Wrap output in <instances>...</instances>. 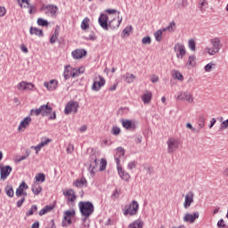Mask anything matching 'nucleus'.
I'll return each mask as SVG.
<instances>
[{"label": "nucleus", "mask_w": 228, "mask_h": 228, "mask_svg": "<svg viewBox=\"0 0 228 228\" xmlns=\"http://www.w3.org/2000/svg\"><path fill=\"white\" fill-rule=\"evenodd\" d=\"M78 208L82 216L85 217V220L90 218V216L93 215L94 211V204L90 201H79Z\"/></svg>", "instance_id": "obj_1"}, {"label": "nucleus", "mask_w": 228, "mask_h": 228, "mask_svg": "<svg viewBox=\"0 0 228 228\" xmlns=\"http://www.w3.org/2000/svg\"><path fill=\"white\" fill-rule=\"evenodd\" d=\"M210 44L212 45V46L206 47L204 50V53L208 54L209 56H215V54H218L221 49L220 38L215 37L211 39Z\"/></svg>", "instance_id": "obj_2"}, {"label": "nucleus", "mask_w": 228, "mask_h": 228, "mask_svg": "<svg viewBox=\"0 0 228 228\" xmlns=\"http://www.w3.org/2000/svg\"><path fill=\"white\" fill-rule=\"evenodd\" d=\"M167 153L174 154L177 149H179V145H181V141L175 137H170L167 141Z\"/></svg>", "instance_id": "obj_3"}, {"label": "nucleus", "mask_w": 228, "mask_h": 228, "mask_svg": "<svg viewBox=\"0 0 228 228\" xmlns=\"http://www.w3.org/2000/svg\"><path fill=\"white\" fill-rule=\"evenodd\" d=\"M104 85H106V80L102 76L99 75L98 77H95L94 79L92 90L94 92H99V90H101V88H102Z\"/></svg>", "instance_id": "obj_4"}, {"label": "nucleus", "mask_w": 228, "mask_h": 228, "mask_svg": "<svg viewBox=\"0 0 228 228\" xmlns=\"http://www.w3.org/2000/svg\"><path fill=\"white\" fill-rule=\"evenodd\" d=\"M79 110V103L77 102L70 101L67 103L64 109L65 115H70V113H77Z\"/></svg>", "instance_id": "obj_5"}, {"label": "nucleus", "mask_w": 228, "mask_h": 228, "mask_svg": "<svg viewBox=\"0 0 228 228\" xmlns=\"http://www.w3.org/2000/svg\"><path fill=\"white\" fill-rule=\"evenodd\" d=\"M175 29V22H171L168 27L163 28L162 30L159 29L154 33L155 40L157 42H161L163 40V31H174Z\"/></svg>", "instance_id": "obj_6"}, {"label": "nucleus", "mask_w": 228, "mask_h": 228, "mask_svg": "<svg viewBox=\"0 0 228 228\" xmlns=\"http://www.w3.org/2000/svg\"><path fill=\"white\" fill-rule=\"evenodd\" d=\"M139 208L140 205L138 204V201L133 200L131 204L128 207H126L124 215H130V216H133L138 213Z\"/></svg>", "instance_id": "obj_7"}, {"label": "nucleus", "mask_w": 228, "mask_h": 228, "mask_svg": "<svg viewBox=\"0 0 228 228\" xmlns=\"http://www.w3.org/2000/svg\"><path fill=\"white\" fill-rule=\"evenodd\" d=\"M174 51L176 53V58L179 60H183L186 54V48L184 47V45L181 43L175 45Z\"/></svg>", "instance_id": "obj_8"}, {"label": "nucleus", "mask_w": 228, "mask_h": 228, "mask_svg": "<svg viewBox=\"0 0 228 228\" xmlns=\"http://www.w3.org/2000/svg\"><path fill=\"white\" fill-rule=\"evenodd\" d=\"M35 88V85L31 82L21 81L17 85V89L19 92H26V90H33Z\"/></svg>", "instance_id": "obj_9"}, {"label": "nucleus", "mask_w": 228, "mask_h": 228, "mask_svg": "<svg viewBox=\"0 0 228 228\" xmlns=\"http://www.w3.org/2000/svg\"><path fill=\"white\" fill-rule=\"evenodd\" d=\"M43 10L47 17H56V13H58V6L54 4L47 5Z\"/></svg>", "instance_id": "obj_10"}, {"label": "nucleus", "mask_w": 228, "mask_h": 228, "mask_svg": "<svg viewBox=\"0 0 228 228\" xmlns=\"http://www.w3.org/2000/svg\"><path fill=\"white\" fill-rule=\"evenodd\" d=\"M12 167L10 166H0V177L3 181L8 178V175L12 174Z\"/></svg>", "instance_id": "obj_11"}, {"label": "nucleus", "mask_w": 228, "mask_h": 228, "mask_svg": "<svg viewBox=\"0 0 228 228\" xmlns=\"http://www.w3.org/2000/svg\"><path fill=\"white\" fill-rule=\"evenodd\" d=\"M118 174L119 175V177H121V179L123 181H129L131 179V175H129V173H127L126 171H125L122 167L119 165V161L118 160Z\"/></svg>", "instance_id": "obj_12"}, {"label": "nucleus", "mask_w": 228, "mask_h": 228, "mask_svg": "<svg viewBox=\"0 0 228 228\" xmlns=\"http://www.w3.org/2000/svg\"><path fill=\"white\" fill-rule=\"evenodd\" d=\"M74 215H76V212L74 210H68L66 212H64V221L62 222V225L65 226L67 225H70V224H72V220L71 218L74 217Z\"/></svg>", "instance_id": "obj_13"}, {"label": "nucleus", "mask_w": 228, "mask_h": 228, "mask_svg": "<svg viewBox=\"0 0 228 228\" xmlns=\"http://www.w3.org/2000/svg\"><path fill=\"white\" fill-rule=\"evenodd\" d=\"M64 197H67L68 202H70V204H74L76 202V192H74V190L69 189L67 191H63Z\"/></svg>", "instance_id": "obj_14"}, {"label": "nucleus", "mask_w": 228, "mask_h": 228, "mask_svg": "<svg viewBox=\"0 0 228 228\" xmlns=\"http://www.w3.org/2000/svg\"><path fill=\"white\" fill-rule=\"evenodd\" d=\"M31 124V117H26L19 125L18 131H26Z\"/></svg>", "instance_id": "obj_15"}, {"label": "nucleus", "mask_w": 228, "mask_h": 228, "mask_svg": "<svg viewBox=\"0 0 228 228\" xmlns=\"http://www.w3.org/2000/svg\"><path fill=\"white\" fill-rule=\"evenodd\" d=\"M193 204V192L189 191L185 195V200L183 202V208L188 209Z\"/></svg>", "instance_id": "obj_16"}, {"label": "nucleus", "mask_w": 228, "mask_h": 228, "mask_svg": "<svg viewBox=\"0 0 228 228\" xmlns=\"http://www.w3.org/2000/svg\"><path fill=\"white\" fill-rule=\"evenodd\" d=\"M44 86L49 90V92H53V90H56L58 88V80L52 79L49 82H45Z\"/></svg>", "instance_id": "obj_17"}, {"label": "nucleus", "mask_w": 228, "mask_h": 228, "mask_svg": "<svg viewBox=\"0 0 228 228\" xmlns=\"http://www.w3.org/2000/svg\"><path fill=\"white\" fill-rule=\"evenodd\" d=\"M126 154V151L124 150V148L122 147H118L116 149V153H115V161H116V165H118V161H119V166H120V159H122V158H124Z\"/></svg>", "instance_id": "obj_18"}, {"label": "nucleus", "mask_w": 228, "mask_h": 228, "mask_svg": "<svg viewBox=\"0 0 228 228\" xmlns=\"http://www.w3.org/2000/svg\"><path fill=\"white\" fill-rule=\"evenodd\" d=\"M177 101H186L187 102H193V98H191V94L188 92L180 93V94L176 97Z\"/></svg>", "instance_id": "obj_19"}, {"label": "nucleus", "mask_w": 228, "mask_h": 228, "mask_svg": "<svg viewBox=\"0 0 228 228\" xmlns=\"http://www.w3.org/2000/svg\"><path fill=\"white\" fill-rule=\"evenodd\" d=\"M199 212H195L194 214H185L183 216V222H188L189 224H193L197 218H199Z\"/></svg>", "instance_id": "obj_20"}, {"label": "nucleus", "mask_w": 228, "mask_h": 228, "mask_svg": "<svg viewBox=\"0 0 228 228\" xmlns=\"http://www.w3.org/2000/svg\"><path fill=\"white\" fill-rule=\"evenodd\" d=\"M72 56L74 60H81L83 56H86V50L85 49H77L72 52Z\"/></svg>", "instance_id": "obj_21"}, {"label": "nucleus", "mask_w": 228, "mask_h": 228, "mask_svg": "<svg viewBox=\"0 0 228 228\" xmlns=\"http://www.w3.org/2000/svg\"><path fill=\"white\" fill-rule=\"evenodd\" d=\"M98 22L100 26L102 28V29H108V15L106 14H101Z\"/></svg>", "instance_id": "obj_22"}, {"label": "nucleus", "mask_w": 228, "mask_h": 228, "mask_svg": "<svg viewBox=\"0 0 228 228\" xmlns=\"http://www.w3.org/2000/svg\"><path fill=\"white\" fill-rule=\"evenodd\" d=\"M29 186L26 184V182H22L16 190V197H21L22 193H24V190H28Z\"/></svg>", "instance_id": "obj_23"}, {"label": "nucleus", "mask_w": 228, "mask_h": 228, "mask_svg": "<svg viewBox=\"0 0 228 228\" xmlns=\"http://www.w3.org/2000/svg\"><path fill=\"white\" fill-rule=\"evenodd\" d=\"M122 23V17L118 16V20L113 18L110 22H109V28H112V29H115V28H118L120 24Z\"/></svg>", "instance_id": "obj_24"}, {"label": "nucleus", "mask_w": 228, "mask_h": 228, "mask_svg": "<svg viewBox=\"0 0 228 228\" xmlns=\"http://www.w3.org/2000/svg\"><path fill=\"white\" fill-rule=\"evenodd\" d=\"M50 142H51V139H46L45 141H42L37 146H31V149H35L36 154H38V152L42 151V147H45V145H47V143H50Z\"/></svg>", "instance_id": "obj_25"}, {"label": "nucleus", "mask_w": 228, "mask_h": 228, "mask_svg": "<svg viewBox=\"0 0 228 228\" xmlns=\"http://www.w3.org/2000/svg\"><path fill=\"white\" fill-rule=\"evenodd\" d=\"M152 100V93L146 91L142 96V101L144 104H149L151 101Z\"/></svg>", "instance_id": "obj_26"}, {"label": "nucleus", "mask_w": 228, "mask_h": 228, "mask_svg": "<svg viewBox=\"0 0 228 228\" xmlns=\"http://www.w3.org/2000/svg\"><path fill=\"white\" fill-rule=\"evenodd\" d=\"M41 115L43 117H47V115H51L53 112V108L49 107V105H41Z\"/></svg>", "instance_id": "obj_27"}, {"label": "nucleus", "mask_w": 228, "mask_h": 228, "mask_svg": "<svg viewBox=\"0 0 228 228\" xmlns=\"http://www.w3.org/2000/svg\"><path fill=\"white\" fill-rule=\"evenodd\" d=\"M80 28L83 31H86V29H88L90 28V18L86 17L80 25Z\"/></svg>", "instance_id": "obj_28"}, {"label": "nucleus", "mask_w": 228, "mask_h": 228, "mask_svg": "<svg viewBox=\"0 0 228 228\" xmlns=\"http://www.w3.org/2000/svg\"><path fill=\"white\" fill-rule=\"evenodd\" d=\"M121 124L125 129H134V123L131 120H122Z\"/></svg>", "instance_id": "obj_29"}, {"label": "nucleus", "mask_w": 228, "mask_h": 228, "mask_svg": "<svg viewBox=\"0 0 228 228\" xmlns=\"http://www.w3.org/2000/svg\"><path fill=\"white\" fill-rule=\"evenodd\" d=\"M74 186H76L77 188H83V186H85V184H86V179L85 177H82L80 179H77L74 183H73Z\"/></svg>", "instance_id": "obj_30"}, {"label": "nucleus", "mask_w": 228, "mask_h": 228, "mask_svg": "<svg viewBox=\"0 0 228 228\" xmlns=\"http://www.w3.org/2000/svg\"><path fill=\"white\" fill-rule=\"evenodd\" d=\"M186 6H188V1L187 0H180V1H177L175 4V10H179L181 8H186Z\"/></svg>", "instance_id": "obj_31"}, {"label": "nucleus", "mask_w": 228, "mask_h": 228, "mask_svg": "<svg viewBox=\"0 0 228 228\" xmlns=\"http://www.w3.org/2000/svg\"><path fill=\"white\" fill-rule=\"evenodd\" d=\"M71 72H72V68L70 66H66L63 72L64 79L66 81L67 79H70V77H72V75H70Z\"/></svg>", "instance_id": "obj_32"}, {"label": "nucleus", "mask_w": 228, "mask_h": 228, "mask_svg": "<svg viewBox=\"0 0 228 228\" xmlns=\"http://www.w3.org/2000/svg\"><path fill=\"white\" fill-rule=\"evenodd\" d=\"M29 33L30 35H36L37 37H44L42 29H38L37 28L30 27Z\"/></svg>", "instance_id": "obj_33"}, {"label": "nucleus", "mask_w": 228, "mask_h": 228, "mask_svg": "<svg viewBox=\"0 0 228 228\" xmlns=\"http://www.w3.org/2000/svg\"><path fill=\"white\" fill-rule=\"evenodd\" d=\"M123 77L125 78V81L128 84L134 83L136 79V77L131 73H126L123 76Z\"/></svg>", "instance_id": "obj_34"}, {"label": "nucleus", "mask_w": 228, "mask_h": 228, "mask_svg": "<svg viewBox=\"0 0 228 228\" xmlns=\"http://www.w3.org/2000/svg\"><path fill=\"white\" fill-rule=\"evenodd\" d=\"M97 165H99V159H94V160L91 163L89 167V172H91L93 175H95V168H97Z\"/></svg>", "instance_id": "obj_35"}, {"label": "nucleus", "mask_w": 228, "mask_h": 228, "mask_svg": "<svg viewBox=\"0 0 228 228\" xmlns=\"http://www.w3.org/2000/svg\"><path fill=\"white\" fill-rule=\"evenodd\" d=\"M31 190L34 195H40V193L42 192V186L37 183H34L31 187Z\"/></svg>", "instance_id": "obj_36"}, {"label": "nucleus", "mask_w": 228, "mask_h": 228, "mask_svg": "<svg viewBox=\"0 0 228 228\" xmlns=\"http://www.w3.org/2000/svg\"><path fill=\"white\" fill-rule=\"evenodd\" d=\"M171 74L174 79H178L179 81H183V79H184L183 74H181V72H179L178 70L174 69L172 70Z\"/></svg>", "instance_id": "obj_37"}, {"label": "nucleus", "mask_w": 228, "mask_h": 228, "mask_svg": "<svg viewBox=\"0 0 228 228\" xmlns=\"http://www.w3.org/2000/svg\"><path fill=\"white\" fill-rule=\"evenodd\" d=\"M131 31H133V26H127L121 33L122 38H126L131 35Z\"/></svg>", "instance_id": "obj_38"}, {"label": "nucleus", "mask_w": 228, "mask_h": 228, "mask_svg": "<svg viewBox=\"0 0 228 228\" xmlns=\"http://www.w3.org/2000/svg\"><path fill=\"white\" fill-rule=\"evenodd\" d=\"M4 191H5L6 195H7V197L12 198V197H13V195H14V192H13V186H12V185H10V184H8V185L5 186Z\"/></svg>", "instance_id": "obj_39"}, {"label": "nucleus", "mask_w": 228, "mask_h": 228, "mask_svg": "<svg viewBox=\"0 0 228 228\" xmlns=\"http://www.w3.org/2000/svg\"><path fill=\"white\" fill-rule=\"evenodd\" d=\"M37 183H45V175L44 173H38L35 177Z\"/></svg>", "instance_id": "obj_40"}, {"label": "nucleus", "mask_w": 228, "mask_h": 228, "mask_svg": "<svg viewBox=\"0 0 228 228\" xmlns=\"http://www.w3.org/2000/svg\"><path fill=\"white\" fill-rule=\"evenodd\" d=\"M130 228H142L143 224L140 220L134 221L133 224L129 225Z\"/></svg>", "instance_id": "obj_41"}, {"label": "nucleus", "mask_w": 228, "mask_h": 228, "mask_svg": "<svg viewBox=\"0 0 228 228\" xmlns=\"http://www.w3.org/2000/svg\"><path fill=\"white\" fill-rule=\"evenodd\" d=\"M108 165V161H106L105 159H102L101 162H100V172H104V170H106V167Z\"/></svg>", "instance_id": "obj_42"}, {"label": "nucleus", "mask_w": 228, "mask_h": 228, "mask_svg": "<svg viewBox=\"0 0 228 228\" xmlns=\"http://www.w3.org/2000/svg\"><path fill=\"white\" fill-rule=\"evenodd\" d=\"M44 107H39L38 109H32L30 110V115H35L36 117H38V115H42V110Z\"/></svg>", "instance_id": "obj_43"}, {"label": "nucleus", "mask_w": 228, "mask_h": 228, "mask_svg": "<svg viewBox=\"0 0 228 228\" xmlns=\"http://www.w3.org/2000/svg\"><path fill=\"white\" fill-rule=\"evenodd\" d=\"M38 209V208L37 207V205H33L30 209L26 212V216H31L32 215H34L35 212H37Z\"/></svg>", "instance_id": "obj_44"}, {"label": "nucleus", "mask_w": 228, "mask_h": 228, "mask_svg": "<svg viewBox=\"0 0 228 228\" xmlns=\"http://www.w3.org/2000/svg\"><path fill=\"white\" fill-rule=\"evenodd\" d=\"M29 151H26L24 156L19 157L16 159L17 163H20V161H24V159H28L29 158Z\"/></svg>", "instance_id": "obj_45"}, {"label": "nucleus", "mask_w": 228, "mask_h": 228, "mask_svg": "<svg viewBox=\"0 0 228 228\" xmlns=\"http://www.w3.org/2000/svg\"><path fill=\"white\" fill-rule=\"evenodd\" d=\"M37 24L38 26H49V22L42 18L37 19Z\"/></svg>", "instance_id": "obj_46"}, {"label": "nucleus", "mask_w": 228, "mask_h": 228, "mask_svg": "<svg viewBox=\"0 0 228 228\" xmlns=\"http://www.w3.org/2000/svg\"><path fill=\"white\" fill-rule=\"evenodd\" d=\"M220 131H225V129H228V119L223 121L220 125Z\"/></svg>", "instance_id": "obj_47"}, {"label": "nucleus", "mask_w": 228, "mask_h": 228, "mask_svg": "<svg viewBox=\"0 0 228 228\" xmlns=\"http://www.w3.org/2000/svg\"><path fill=\"white\" fill-rule=\"evenodd\" d=\"M79 74H81V69H72L70 76L71 77H77Z\"/></svg>", "instance_id": "obj_48"}, {"label": "nucleus", "mask_w": 228, "mask_h": 228, "mask_svg": "<svg viewBox=\"0 0 228 228\" xmlns=\"http://www.w3.org/2000/svg\"><path fill=\"white\" fill-rule=\"evenodd\" d=\"M151 42H152L151 37H144L142 39V44H143L144 45H149Z\"/></svg>", "instance_id": "obj_49"}, {"label": "nucleus", "mask_w": 228, "mask_h": 228, "mask_svg": "<svg viewBox=\"0 0 228 228\" xmlns=\"http://www.w3.org/2000/svg\"><path fill=\"white\" fill-rule=\"evenodd\" d=\"M28 13L30 15H33V13H35V12H37V8L35 7V5H33L31 4L28 5Z\"/></svg>", "instance_id": "obj_50"}, {"label": "nucleus", "mask_w": 228, "mask_h": 228, "mask_svg": "<svg viewBox=\"0 0 228 228\" xmlns=\"http://www.w3.org/2000/svg\"><path fill=\"white\" fill-rule=\"evenodd\" d=\"M188 45H189V49H191V51H195V40L190 39Z\"/></svg>", "instance_id": "obj_51"}, {"label": "nucleus", "mask_w": 228, "mask_h": 228, "mask_svg": "<svg viewBox=\"0 0 228 228\" xmlns=\"http://www.w3.org/2000/svg\"><path fill=\"white\" fill-rule=\"evenodd\" d=\"M213 67H215V63H208L205 66L206 72H211L213 70Z\"/></svg>", "instance_id": "obj_52"}, {"label": "nucleus", "mask_w": 228, "mask_h": 228, "mask_svg": "<svg viewBox=\"0 0 228 228\" xmlns=\"http://www.w3.org/2000/svg\"><path fill=\"white\" fill-rule=\"evenodd\" d=\"M66 151H67V154H72L74 152V144L69 143Z\"/></svg>", "instance_id": "obj_53"}, {"label": "nucleus", "mask_w": 228, "mask_h": 228, "mask_svg": "<svg viewBox=\"0 0 228 228\" xmlns=\"http://www.w3.org/2000/svg\"><path fill=\"white\" fill-rule=\"evenodd\" d=\"M112 134H114L115 136L120 134V129L118 128V126L112 127Z\"/></svg>", "instance_id": "obj_54"}, {"label": "nucleus", "mask_w": 228, "mask_h": 228, "mask_svg": "<svg viewBox=\"0 0 228 228\" xmlns=\"http://www.w3.org/2000/svg\"><path fill=\"white\" fill-rule=\"evenodd\" d=\"M127 168L128 170H133L134 168H136V162L134 161L129 162L127 165Z\"/></svg>", "instance_id": "obj_55"}, {"label": "nucleus", "mask_w": 228, "mask_h": 228, "mask_svg": "<svg viewBox=\"0 0 228 228\" xmlns=\"http://www.w3.org/2000/svg\"><path fill=\"white\" fill-rule=\"evenodd\" d=\"M151 83H158V81H159V78L158 77V76L152 75L151 77Z\"/></svg>", "instance_id": "obj_56"}, {"label": "nucleus", "mask_w": 228, "mask_h": 228, "mask_svg": "<svg viewBox=\"0 0 228 228\" xmlns=\"http://www.w3.org/2000/svg\"><path fill=\"white\" fill-rule=\"evenodd\" d=\"M6 15V8L0 7V17H4Z\"/></svg>", "instance_id": "obj_57"}, {"label": "nucleus", "mask_w": 228, "mask_h": 228, "mask_svg": "<svg viewBox=\"0 0 228 228\" xmlns=\"http://www.w3.org/2000/svg\"><path fill=\"white\" fill-rule=\"evenodd\" d=\"M195 61V56H190L188 60V65H193V62Z\"/></svg>", "instance_id": "obj_58"}, {"label": "nucleus", "mask_w": 228, "mask_h": 228, "mask_svg": "<svg viewBox=\"0 0 228 228\" xmlns=\"http://www.w3.org/2000/svg\"><path fill=\"white\" fill-rule=\"evenodd\" d=\"M217 226L221 227V228H224L225 227V224L224 222V219H221V220L218 221Z\"/></svg>", "instance_id": "obj_59"}, {"label": "nucleus", "mask_w": 228, "mask_h": 228, "mask_svg": "<svg viewBox=\"0 0 228 228\" xmlns=\"http://www.w3.org/2000/svg\"><path fill=\"white\" fill-rule=\"evenodd\" d=\"M119 195H120V192L118 191V189H116L112 193V197H114L115 199H118Z\"/></svg>", "instance_id": "obj_60"}, {"label": "nucleus", "mask_w": 228, "mask_h": 228, "mask_svg": "<svg viewBox=\"0 0 228 228\" xmlns=\"http://www.w3.org/2000/svg\"><path fill=\"white\" fill-rule=\"evenodd\" d=\"M96 37H95V33H94V32H91V34L89 35V37H88V40H92V41H94V40H96Z\"/></svg>", "instance_id": "obj_61"}, {"label": "nucleus", "mask_w": 228, "mask_h": 228, "mask_svg": "<svg viewBox=\"0 0 228 228\" xmlns=\"http://www.w3.org/2000/svg\"><path fill=\"white\" fill-rule=\"evenodd\" d=\"M24 200H26V199L22 198L21 200L17 201V208H21L22 204H24Z\"/></svg>", "instance_id": "obj_62"}, {"label": "nucleus", "mask_w": 228, "mask_h": 228, "mask_svg": "<svg viewBox=\"0 0 228 228\" xmlns=\"http://www.w3.org/2000/svg\"><path fill=\"white\" fill-rule=\"evenodd\" d=\"M56 40H58V37H56V36H52L50 37V43L52 44H56Z\"/></svg>", "instance_id": "obj_63"}, {"label": "nucleus", "mask_w": 228, "mask_h": 228, "mask_svg": "<svg viewBox=\"0 0 228 228\" xmlns=\"http://www.w3.org/2000/svg\"><path fill=\"white\" fill-rule=\"evenodd\" d=\"M22 53H25L27 54V53H28V47H26L24 45H21L20 47Z\"/></svg>", "instance_id": "obj_64"}]
</instances>
